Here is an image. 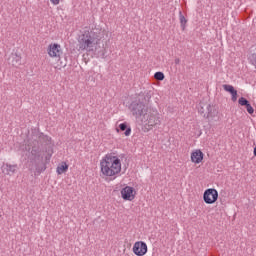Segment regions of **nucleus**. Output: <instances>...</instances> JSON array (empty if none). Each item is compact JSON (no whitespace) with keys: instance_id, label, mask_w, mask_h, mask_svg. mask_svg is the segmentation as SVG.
Masks as SVG:
<instances>
[{"instance_id":"obj_1","label":"nucleus","mask_w":256,"mask_h":256,"mask_svg":"<svg viewBox=\"0 0 256 256\" xmlns=\"http://www.w3.org/2000/svg\"><path fill=\"white\" fill-rule=\"evenodd\" d=\"M150 100V92H140L128 107L130 113H132V115L136 117V119H139V117H145L148 110L147 105L149 104Z\"/></svg>"},{"instance_id":"obj_2","label":"nucleus","mask_w":256,"mask_h":256,"mask_svg":"<svg viewBox=\"0 0 256 256\" xmlns=\"http://www.w3.org/2000/svg\"><path fill=\"white\" fill-rule=\"evenodd\" d=\"M101 173L105 177H115L121 173V159L113 154H106L100 162Z\"/></svg>"},{"instance_id":"obj_3","label":"nucleus","mask_w":256,"mask_h":256,"mask_svg":"<svg viewBox=\"0 0 256 256\" xmlns=\"http://www.w3.org/2000/svg\"><path fill=\"white\" fill-rule=\"evenodd\" d=\"M99 43V33L95 30H86L79 39L80 51H93V45Z\"/></svg>"},{"instance_id":"obj_4","label":"nucleus","mask_w":256,"mask_h":256,"mask_svg":"<svg viewBox=\"0 0 256 256\" xmlns=\"http://www.w3.org/2000/svg\"><path fill=\"white\" fill-rule=\"evenodd\" d=\"M144 119H146L145 127H149L148 131L153 127H157V125H161V116L157 112H149L148 114L146 112Z\"/></svg>"},{"instance_id":"obj_5","label":"nucleus","mask_w":256,"mask_h":256,"mask_svg":"<svg viewBox=\"0 0 256 256\" xmlns=\"http://www.w3.org/2000/svg\"><path fill=\"white\" fill-rule=\"evenodd\" d=\"M219 199V192L215 188H209L204 191L203 200L206 205H213Z\"/></svg>"},{"instance_id":"obj_6","label":"nucleus","mask_w":256,"mask_h":256,"mask_svg":"<svg viewBox=\"0 0 256 256\" xmlns=\"http://www.w3.org/2000/svg\"><path fill=\"white\" fill-rule=\"evenodd\" d=\"M32 139L34 144L36 145H43V143H49L51 141V137L43 134V132H39V130L34 129L32 130Z\"/></svg>"},{"instance_id":"obj_7","label":"nucleus","mask_w":256,"mask_h":256,"mask_svg":"<svg viewBox=\"0 0 256 256\" xmlns=\"http://www.w3.org/2000/svg\"><path fill=\"white\" fill-rule=\"evenodd\" d=\"M135 195H137V191H135V188L131 186H125L121 190V197L124 201H133V199H135Z\"/></svg>"},{"instance_id":"obj_8","label":"nucleus","mask_w":256,"mask_h":256,"mask_svg":"<svg viewBox=\"0 0 256 256\" xmlns=\"http://www.w3.org/2000/svg\"><path fill=\"white\" fill-rule=\"evenodd\" d=\"M132 251L134 255H137V256L147 255V251H148L147 243H145L144 241H138L134 243Z\"/></svg>"},{"instance_id":"obj_9","label":"nucleus","mask_w":256,"mask_h":256,"mask_svg":"<svg viewBox=\"0 0 256 256\" xmlns=\"http://www.w3.org/2000/svg\"><path fill=\"white\" fill-rule=\"evenodd\" d=\"M48 55L49 57H61V54L63 53L61 51V45L54 43V44H50L48 46Z\"/></svg>"},{"instance_id":"obj_10","label":"nucleus","mask_w":256,"mask_h":256,"mask_svg":"<svg viewBox=\"0 0 256 256\" xmlns=\"http://www.w3.org/2000/svg\"><path fill=\"white\" fill-rule=\"evenodd\" d=\"M19 169V166L17 164L11 165V164H3L1 167V171L4 175H15L17 173V170Z\"/></svg>"},{"instance_id":"obj_11","label":"nucleus","mask_w":256,"mask_h":256,"mask_svg":"<svg viewBox=\"0 0 256 256\" xmlns=\"http://www.w3.org/2000/svg\"><path fill=\"white\" fill-rule=\"evenodd\" d=\"M219 115V111L215 106H211V104L206 105V113H204V119H214Z\"/></svg>"},{"instance_id":"obj_12","label":"nucleus","mask_w":256,"mask_h":256,"mask_svg":"<svg viewBox=\"0 0 256 256\" xmlns=\"http://www.w3.org/2000/svg\"><path fill=\"white\" fill-rule=\"evenodd\" d=\"M238 104L241 105V107H246V110L249 113V115H253L255 113V109L253 108V106H251V102H249L247 98L240 97L238 99Z\"/></svg>"},{"instance_id":"obj_13","label":"nucleus","mask_w":256,"mask_h":256,"mask_svg":"<svg viewBox=\"0 0 256 256\" xmlns=\"http://www.w3.org/2000/svg\"><path fill=\"white\" fill-rule=\"evenodd\" d=\"M224 91H226V93H230V95L232 96V101L233 103H235V101H237V97H238V94H237V89H235V87H233V85H230V84H224L222 85Z\"/></svg>"},{"instance_id":"obj_14","label":"nucleus","mask_w":256,"mask_h":256,"mask_svg":"<svg viewBox=\"0 0 256 256\" xmlns=\"http://www.w3.org/2000/svg\"><path fill=\"white\" fill-rule=\"evenodd\" d=\"M9 64L13 67H19L21 65V56L17 53H12L8 58Z\"/></svg>"},{"instance_id":"obj_15","label":"nucleus","mask_w":256,"mask_h":256,"mask_svg":"<svg viewBox=\"0 0 256 256\" xmlns=\"http://www.w3.org/2000/svg\"><path fill=\"white\" fill-rule=\"evenodd\" d=\"M204 154L201 150H196L191 153V161L192 163L199 164L203 161Z\"/></svg>"},{"instance_id":"obj_16","label":"nucleus","mask_w":256,"mask_h":256,"mask_svg":"<svg viewBox=\"0 0 256 256\" xmlns=\"http://www.w3.org/2000/svg\"><path fill=\"white\" fill-rule=\"evenodd\" d=\"M117 133H119V131H124V135L125 137H129V135H131V126H129V123L124 122L119 124L118 128H116Z\"/></svg>"},{"instance_id":"obj_17","label":"nucleus","mask_w":256,"mask_h":256,"mask_svg":"<svg viewBox=\"0 0 256 256\" xmlns=\"http://www.w3.org/2000/svg\"><path fill=\"white\" fill-rule=\"evenodd\" d=\"M31 157L34 160L40 159L41 158V151H39V145L34 143V146L31 149Z\"/></svg>"},{"instance_id":"obj_18","label":"nucleus","mask_w":256,"mask_h":256,"mask_svg":"<svg viewBox=\"0 0 256 256\" xmlns=\"http://www.w3.org/2000/svg\"><path fill=\"white\" fill-rule=\"evenodd\" d=\"M67 171H69V165L66 162H62V164L57 167L56 173L63 175V173H67Z\"/></svg>"},{"instance_id":"obj_19","label":"nucleus","mask_w":256,"mask_h":256,"mask_svg":"<svg viewBox=\"0 0 256 256\" xmlns=\"http://www.w3.org/2000/svg\"><path fill=\"white\" fill-rule=\"evenodd\" d=\"M179 20H180L182 31H185V27L187 25V18H185L182 11L179 12Z\"/></svg>"},{"instance_id":"obj_20","label":"nucleus","mask_w":256,"mask_h":256,"mask_svg":"<svg viewBox=\"0 0 256 256\" xmlns=\"http://www.w3.org/2000/svg\"><path fill=\"white\" fill-rule=\"evenodd\" d=\"M47 169V165H45L44 162H41L40 164H36V173L37 175H41L43 171Z\"/></svg>"},{"instance_id":"obj_21","label":"nucleus","mask_w":256,"mask_h":256,"mask_svg":"<svg viewBox=\"0 0 256 256\" xmlns=\"http://www.w3.org/2000/svg\"><path fill=\"white\" fill-rule=\"evenodd\" d=\"M154 79H156L157 81H163L165 79V74L161 71L156 72L154 74Z\"/></svg>"},{"instance_id":"obj_22","label":"nucleus","mask_w":256,"mask_h":256,"mask_svg":"<svg viewBox=\"0 0 256 256\" xmlns=\"http://www.w3.org/2000/svg\"><path fill=\"white\" fill-rule=\"evenodd\" d=\"M198 113H200L202 117H205V113H207V106H202L201 108H199Z\"/></svg>"},{"instance_id":"obj_23","label":"nucleus","mask_w":256,"mask_h":256,"mask_svg":"<svg viewBox=\"0 0 256 256\" xmlns=\"http://www.w3.org/2000/svg\"><path fill=\"white\" fill-rule=\"evenodd\" d=\"M98 57L105 58V48H102L101 51L98 52Z\"/></svg>"},{"instance_id":"obj_24","label":"nucleus","mask_w":256,"mask_h":256,"mask_svg":"<svg viewBox=\"0 0 256 256\" xmlns=\"http://www.w3.org/2000/svg\"><path fill=\"white\" fill-rule=\"evenodd\" d=\"M52 5H59L61 3V0H50Z\"/></svg>"},{"instance_id":"obj_25","label":"nucleus","mask_w":256,"mask_h":256,"mask_svg":"<svg viewBox=\"0 0 256 256\" xmlns=\"http://www.w3.org/2000/svg\"><path fill=\"white\" fill-rule=\"evenodd\" d=\"M179 63H181V60H180L179 58H176V59H175V64H176V65H179Z\"/></svg>"},{"instance_id":"obj_26","label":"nucleus","mask_w":256,"mask_h":256,"mask_svg":"<svg viewBox=\"0 0 256 256\" xmlns=\"http://www.w3.org/2000/svg\"><path fill=\"white\" fill-rule=\"evenodd\" d=\"M46 161H51V154H48V155L46 156Z\"/></svg>"},{"instance_id":"obj_27","label":"nucleus","mask_w":256,"mask_h":256,"mask_svg":"<svg viewBox=\"0 0 256 256\" xmlns=\"http://www.w3.org/2000/svg\"><path fill=\"white\" fill-rule=\"evenodd\" d=\"M253 153H254V157H256V147H254Z\"/></svg>"}]
</instances>
